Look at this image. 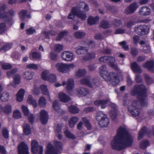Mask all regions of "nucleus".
I'll use <instances>...</instances> for the list:
<instances>
[{
    "mask_svg": "<svg viewBox=\"0 0 154 154\" xmlns=\"http://www.w3.org/2000/svg\"><path fill=\"white\" fill-rule=\"evenodd\" d=\"M133 142V138L124 128L119 127L117 130V135L111 143L112 149L121 150L131 146Z\"/></svg>",
    "mask_w": 154,
    "mask_h": 154,
    "instance_id": "f257e3e1",
    "label": "nucleus"
},
{
    "mask_svg": "<svg viewBox=\"0 0 154 154\" xmlns=\"http://www.w3.org/2000/svg\"><path fill=\"white\" fill-rule=\"evenodd\" d=\"M88 10L87 5L83 2H80L76 7L72 8L71 12L68 17L69 19L73 20L75 18V15L82 20H84L87 17L86 14L83 11V10L87 11Z\"/></svg>",
    "mask_w": 154,
    "mask_h": 154,
    "instance_id": "f03ea898",
    "label": "nucleus"
},
{
    "mask_svg": "<svg viewBox=\"0 0 154 154\" xmlns=\"http://www.w3.org/2000/svg\"><path fill=\"white\" fill-rule=\"evenodd\" d=\"M146 89L142 84L135 85L131 91V94L134 96L137 95V99L142 105L146 100Z\"/></svg>",
    "mask_w": 154,
    "mask_h": 154,
    "instance_id": "7ed1b4c3",
    "label": "nucleus"
},
{
    "mask_svg": "<svg viewBox=\"0 0 154 154\" xmlns=\"http://www.w3.org/2000/svg\"><path fill=\"white\" fill-rule=\"evenodd\" d=\"M55 67L59 72L63 73H67L74 69L75 65L73 64L58 63L55 65Z\"/></svg>",
    "mask_w": 154,
    "mask_h": 154,
    "instance_id": "20e7f679",
    "label": "nucleus"
},
{
    "mask_svg": "<svg viewBox=\"0 0 154 154\" xmlns=\"http://www.w3.org/2000/svg\"><path fill=\"white\" fill-rule=\"evenodd\" d=\"M96 119L102 127H106L109 123V120L106 115L102 112L97 113Z\"/></svg>",
    "mask_w": 154,
    "mask_h": 154,
    "instance_id": "39448f33",
    "label": "nucleus"
},
{
    "mask_svg": "<svg viewBox=\"0 0 154 154\" xmlns=\"http://www.w3.org/2000/svg\"><path fill=\"white\" fill-rule=\"evenodd\" d=\"M129 112L134 117L138 116L140 114V110L138 107V104L136 101H133L128 107Z\"/></svg>",
    "mask_w": 154,
    "mask_h": 154,
    "instance_id": "423d86ee",
    "label": "nucleus"
},
{
    "mask_svg": "<svg viewBox=\"0 0 154 154\" xmlns=\"http://www.w3.org/2000/svg\"><path fill=\"white\" fill-rule=\"evenodd\" d=\"M32 152L35 154L38 152L39 154H42L43 147L39 146L38 143L36 140H32L31 142Z\"/></svg>",
    "mask_w": 154,
    "mask_h": 154,
    "instance_id": "0eeeda50",
    "label": "nucleus"
},
{
    "mask_svg": "<svg viewBox=\"0 0 154 154\" xmlns=\"http://www.w3.org/2000/svg\"><path fill=\"white\" fill-rule=\"evenodd\" d=\"M105 79L108 80L110 83L114 86L117 85L119 82L117 75L112 72L109 73L106 79Z\"/></svg>",
    "mask_w": 154,
    "mask_h": 154,
    "instance_id": "6e6552de",
    "label": "nucleus"
},
{
    "mask_svg": "<svg viewBox=\"0 0 154 154\" xmlns=\"http://www.w3.org/2000/svg\"><path fill=\"white\" fill-rule=\"evenodd\" d=\"M135 31L138 34L143 35L148 33L149 31V27L145 25H141L135 28Z\"/></svg>",
    "mask_w": 154,
    "mask_h": 154,
    "instance_id": "1a4fd4ad",
    "label": "nucleus"
},
{
    "mask_svg": "<svg viewBox=\"0 0 154 154\" xmlns=\"http://www.w3.org/2000/svg\"><path fill=\"white\" fill-rule=\"evenodd\" d=\"M97 82L89 76L82 79L80 81L81 84L87 85L91 87L95 85Z\"/></svg>",
    "mask_w": 154,
    "mask_h": 154,
    "instance_id": "9d476101",
    "label": "nucleus"
},
{
    "mask_svg": "<svg viewBox=\"0 0 154 154\" xmlns=\"http://www.w3.org/2000/svg\"><path fill=\"white\" fill-rule=\"evenodd\" d=\"M21 108L24 114L28 117L29 122L32 123L34 119L33 115L29 113V109L27 106L23 105L21 106Z\"/></svg>",
    "mask_w": 154,
    "mask_h": 154,
    "instance_id": "9b49d317",
    "label": "nucleus"
},
{
    "mask_svg": "<svg viewBox=\"0 0 154 154\" xmlns=\"http://www.w3.org/2000/svg\"><path fill=\"white\" fill-rule=\"evenodd\" d=\"M19 154H29V148L27 145L24 142L21 143L18 147Z\"/></svg>",
    "mask_w": 154,
    "mask_h": 154,
    "instance_id": "f8f14e48",
    "label": "nucleus"
},
{
    "mask_svg": "<svg viewBox=\"0 0 154 154\" xmlns=\"http://www.w3.org/2000/svg\"><path fill=\"white\" fill-rule=\"evenodd\" d=\"M39 118L43 124H46L48 119V112L45 110H42L39 112Z\"/></svg>",
    "mask_w": 154,
    "mask_h": 154,
    "instance_id": "ddd939ff",
    "label": "nucleus"
},
{
    "mask_svg": "<svg viewBox=\"0 0 154 154\" xmlns=\"http://www.w3.org/2000/svg\"><path fill=\"white\" fill-rule=\"evenodd\" d=\"M62 58L65 61H70L74 59V57L72 53L68 51H65L62 53Z\"/></svg>",
    "mask_w": 154,
    "mask_h": 154,
    "instance_id": "4468645a",
    "label": "nucleus"
},
{
    "mask_svg": "<svg viewBox=\"0 0 154 154\" xmlns=\"http://www.w3.org/2000/svg\"><path fill=\"white\" fill-rule=\"evenodd\" d=\"M100 75L104 79H106L108 76L107 69L105 65H103L99 68Z\"/></svg>",
    "mask_w": 154,
    "mask_h": 154,
    "instance_id": "2eb2a0df",
    "label": "nucleus"
},
{
    "mask_svg": "<svg viewBox=\"0 0 154 154\" xmlns=\"http://www.w3.org/2000/svg\"><path fill=\"white\" fill-rule=\"evenodd\" d=\"M25 93L24 90L22 88L19 90L16 94V100L17 101L21 102L23 100Z\"/></svg>",
    "mask_w": 154,
    "mask_h": 154,
    "instance_id": "dca6fc26",
    "label": "nucleus"
},
{
    "mask_svg": "<svg viewBox=\"0 0 154 154\" xmlns=\"http://www.w3.org/2000/svg\"><path fill=\"white\" fill-rule=\"evenodd\" d=\"M138 5L136 2H134L128 7L125 10V13L127 14L133 13L138 8Z\"/></svg>",
    "mask_w": 154,
    "mask_h": 154,
    "instance_id": "f3484780",
    "label": "nucleus"
},
{
    "mask_svg": "<svg viewBox=\"0 0 154 154\" xmlns=\"http://www.w3.org/2000/svg\"><path fill=\"white\" fill-rule=\"evenodd\" d=\"M154 61L153 60L148 61L144 63L143 65V66L147 68L152 72H154Z\"/></svg>",
    "mask_w": 154,
    "mask_h": 154,
    "instance_id": "a211bd4d",
    "label": "nucleus"
},
{
    "mask_svg": "<svg viewBox=\"0 0 154 154\" xmlns=\"http://www.w3.org/2000/svg\"><path fill=\"white\" fill-rule=\"evenodd\" d=\"M109 105L111 107L110 115L112 119H114L116 116V106L113 103H110Z\"/></svg>",
    "mask_w": 154,
    "mask_h": 154,
    "instance_id": "6ab92c4d",
    "label": "nucleus"
},
{
    "mask_svg": "<svg viewBox=\"0 0 154 154\" xmlns=\"http://www.w3.org/2000/svg\"><path fill=\"white\" fill-rule=\"evenodd\" d=\"M131 67L132 70L135 73H140L142 72L140 66L136 62H134L131 64Z\"/></svg>",
    "mask_w": 154,
    "mask_h": 154,
    "instance_id": "aec40b11",
    "label": "nucleus"
},
{
    "mask_svg": "<svg viewBox=\"0 0 154 154\" xmlns=\"http://www.w3.org/2000/svg\"><path fill=\"white\" fill-rule=\"evenodd\" d=\"M139 13L140 15L147 16L150 14L151 10L147 7H143L140 9Z\"/></svg>",
    "mask_w": 154,
    "mask_h": 154,
    "instance_id": "412c9836",
    "label": "nucleus"
},
{
    "mask_svg": "<svg viewBox=\"0 0 154 154\" xmlns=\"http://www.w3.org/2000/svg\"><path fill=\"white\" fill-rule=\"evenodd\" d=\"M107 102V100H95L94 102V103L96 106H100L101 108L104 109L106 106Z\"/></svg>",
    "mask_w": 154,
    "mask_h": 154,
    "instance_id": "4be33fe9",
    "label": "nucleus"
},
{
    "mask_svg": "<svg viewBox=\"0 0 154 154\" xmlns=\"http://www.w3.org/2000/svg\"><path fill=\"white\" fill-rule=\"evenodd\" d=\"M58 97L59 99L62 102L64 103L67 102L71 100V98L62 92L59 94Z\"/></svg>",
    "mask_w": 154,
    "mask_h": 154,
    "instance_id": "5701e85b",
    "label": "nucleus"
},
{
    "mask_svg": "<svg viewBox=\"0 0 154 154\" xmlns=\"http://www.w3.org/2000/svg\"><path fill=\"white\" fill-rule=\"evenodd\" d=\"M88 50V47L85 46H79L75 48L76 52L79 54H84L85 52L87 51Z\"/></svg>",
    "mask_w": 154,
    "mask_h": 154,
    "instance_id": "b1692460",
    "label": "nucleus"
},
{
    "mask_svg": "<svg viewBox=\"0 0 154 154\" xmlns=\"http://www.w3.org/2000/svg\"><path fill=\"white\" fill-rule=\"evenodd\" d=\"M39 88L42 94L44 95H47L49 99H50V97L47 86L44 84H42L40 86Z\"/></svg>",
    "mask_w": 154,
    "mask_h": 154,
    "instance_id": "393cba45",
    "label": "nucleus"
},
{
    "mask_svg": "<svg viewBox=\"0 0 154 154\" xmlns=\"http://www.w3.org/2000/svg\"><path fill=\"white\" fill-rule=\"evenodd\" d=\"M27 102L29 104H31L34 107H36L37 106V103L36 101L32 98L31 95H29L28 96Z\"/></svg>",
    "mask_w": 154,
    "mask_h": 154,
    "instance_id": "a878e982",
    "label": "nucleus"
},
{
    "mask_svg": "<svg viewBox=\"0 0 154 154\" xmlns=\"http://www.w3.org/2000/svg\"><path fill=\"white\" fill-rule=\"evenodd\" d=\"M99 19V18L97 16L95 17L90 16L88 19V23L91 25L94 24L98 21Z\"/></svg>",
    "mask_w": 154,
    "mask_h": 154,
    "instance_id": "bb28decb",
    "label": "nucleus"
},
{
    "mask_svg": "<svg viewBox=\"0 0 154 154\" xmlns=\"http://www.w3.org/2000/svg\"><path fill=\"white\" fill-rule=\"evenodd\" d=\"M6 8V5H0V19L2 18H5L7 16V14L4 12V11Z\"/></svg>",
    "mask_w": 154,
    "mask_h": 154,
    "instance_id": "cd10ccee",
    "label": "nucleus"
},
{
    "mask_svg": "<svg viewBox=\"0 0 154 154\" xmlns=\"http://www.w3.org/2000/svg\"><path fill=\"white\" fill-rule=\"evenodd\" d=\"M10 98V95L7 92H5L2 94H0V99L3 101H8L9 100Z\"/></svg>",
    "mask_w": 154,
    "mask_h": 154,
    "instance_id": "c85d7f7f",
    "label": "nucleus"
},
{
    "mask_svg": "<svg viewBox=\"0 0 154 154\" xmlns=\"http://www.w3.org/2000/svg\"><path fill=\"white\" fill-rule=\"evenodd\" d=\"M108 57L107 63H109V65L115 69H117V66L113 63L115 61V58L109 56H108Z\"/></svg>",
    "mask_w": 154,
    "mask_h": 154,
    "instance_id": "c756f323",
    "label": "nucleus"
},
{
    "mask_svg": "<svg viewBox=\"0 0 154 154\" xmlns=\"http://www.w3.org/2000/svg\"><path fill=\"white\" fill-rule=\"evenodd\" d=\"M47 150L46 152V154H58L54 150L53 148V146L50 143H48L47 147Z\"/></svg>",
    "mask_w": 154,
    "mask_h": 154,
    "instance_id": "7c9ffc66",
    "label": "nucleus"
},
{
    "mask_svg": "<svg viewBox=\"0 0 154 154\" xmlns=\"http://www.w3.org/2000/svg\"><path fill=\"white\" fill-rule=\"evenodd\" d=\"M79 118L75 116L72 117L71 118L69 121V127L71 128L73 127L79 120Z\"/></svg>",
    "mask_w": 154,
    "mask_h": 154,
    "instance_id": "2f4dec72",
    "label": "nucleus"
},
{
    "mask_svg": "<svg viewBox=\"0 0 154 154\" xmlns=\"http://www.w3.org/2000/svg\"><path fill=\"white\" fill-rule=\"evenodd\" d=\"M61 125L60 124H58L55 130V133L56 136L59 139H61L62 138V135L61 134Z\"/></svg>",
    "mask_w": 154,
    "mask_h": 154,
    "instance_id": "473e14b6",
    "label": "nucleus"
},
{
    "mask_svg": "<svg viewBox=\"0 0 154 154\" xmlns=\"http://www.w3.org/2000/svg\"><path fill=\"white\" fill-rule=\"evenodd\" d=\"M21 79V76L18 74H16L14 77V84H11V85H12L14 87H16L15 84H18L20 83Z\"/></svg>",
    "mask_w": 154,
    "mask_h": 154,
    "instance_id": "72a5a7b5",
    "label": "nucleus"
},
{
    "mask_svg": "<svg viewBox=\"0 0 154 154\" xmlns=\"http://www.w3.org/2000/svg\"><path fill=\"white\" fill-rule=\"evenodd\" d=\"M74 83L72 79H69L67 83L66 88L68 91H71L74 87Z\"/></svg>",
    "mask_w": 154,
    "mask_h": 154,
    "instance_id": "f704fd0d",
    "label": "nucleus"
},
{
    "mask_svg": "<svg viewBox=\"0 0 154 154\" xmlns=\"http://www.w3.org/2000/svg\"><path fill=\"white\" fill-rule=\"evenodd\" d=\"M3 112L6 114H9L11 112L12 106L10 104H7L2 108Z\"/></svg>",
    "mask_w": 154,
    "mask_h": 154,
    "instance_id": "c9c22d12",
    "label": "nucleus"
},
{
    "mask_svg": "<svg viewBox=\"0 0 154 154\" xmlns=\"http://www.w3.org/2000/svg\"><path fill=\"white\" fill-rule=\"evenodd\" d=\"M23 77L27 80H29L32 79L33 75L31 72L26 71L23 73Z\"/></svg>",
    "mask_w": 154,
    "mask_h": 154,
    "instance_id": "e433bc0d",
    "label": "nucleus"
},
{
    "mask_svg": "<svg viewBox=\"0 0 154 154\" xmlns=\"http://www.w3.org/2000/svg\"><path fill=\"white\" fill-rule=\"evenodd\" d=\"M68 109L69 112L72 113L76 114L79 111V109L76 106L73 105L69 106Z\"/></svg>",
    "mask_w": 154,
    "mask_h": 154,
    "instance_id": "4c0bfd02",
    "label": "nucleus"
},
{
    "mask_svg": "<svg viewBox=\"0 0 154 154\" xmlns=\"http://www.w3.org/2000/svg\"><path fill=\"white\" fill-rule=\"evenodd\" d=\"M86 71L84 69H79L77 70L75 73V76L77 77H81L86 74Z\"/></svg>",
    "mask_w": 154,
    "mask_h": 154,
    "instance_id": "58836bf2",
    "label": "nucleus"
},
{
    "mask_svg": "<svg viewBox=\"0 0 154 154\" xmlns=\"http://www.w3.org/2000/svg\"><path fill=\"white\" fill-rule=\"evenodd\" d=\"M51 74V73H50V72L49 70H44L42 72L41 74L42 78L43 79L46 81Z\"/></svg>",
    "mask_w": 154,
    "mask_h": 154,
    "instance_id": "ea45409f",
    "label": "nucleus"
},
{
    "mask_svg": "<svg viewBox=\"0 0 154 154\" xmlns=\"http://www.w3.org/2000/svg\"><path fill=\"white\" fill-rule=\"evenodd\" d=\"M77 91L79 94L83 96L89 94L88 90L84 88H80L78 89Z\"/></svg>",
    "mask_w": 154,
    "mask_h": 154,
    "instance_id": "a19ab883",
    "label": "nucleus"
},
{
    "mask_svg": "<svg viewBox=\"0 0 154 154\" xmlns=\"http://www.w3.org/2000/svg\"><path fill=\"white\" fill-rule=\"evenodd\" d=\"M46 103V100L45 97H42L39 98L38 101V105L40 107H45Z\"/></svg>",
    "mask_w": 154,
    "mask_h": 154,
    "instance_id": "79ce46f5",
    "label": "nucleus"
},
{
    "mask_svg": "<svg viewBox=\"0 0 154 154\" xmlns=\"http://www.w3.org/2000/svg\"><path fill=\"white\" fill-rule=\"evenodd\" d=\"M0 64L2 69H4L7 70L12 68V65L10 63L2 62H0Z\"/></svg>",
    "mask_w": 154,
    "mask_h": 154,
    "instance_id": "37998d69",
    "label": "nucleus"
},
{
    "mask_svg": "<svg viewBox=\"0 0 154 154\" xmlns=\"http://www.w3.org/2000/svg\"><path fill=\"white\" fill-rule=\"evenodd\" d=\"M23 132L26 135H28L30 134V128L29 124H26L24 125Z\"/></svg>",
    "mask_w": 154,
    "mask_h": 154,
    "instance_id": "c03bdc74",
    "label": "nucleus"
},
{
    "mask_svg": "<svg viewBox=\"0 0 154 154\" xmlns=\"http://www.w3.org/2000/svg\"><path fill=\"white\" fill-rule=\"evenodd\" d=\"M26 11L25 10L21 11L19 13V16L20 18L22 20H23L26 17L29 18L30 17V15L29 14L26 15Z\"/></svg>",
    "mask_w": 154,
    "mask_h": 154,
    "instance_id": "a18cd8bd",
    "label": "nucleus"
},
{
    "mask_svg": "<svg viewBox=\"0 0 154 154\" xmlns=\"http://www.w3.org/2000/svg\"><path fill=\"white\" fill-rule=\"evenodd\" d=\"M57 80V77L55 74L51 73L46 81H48L51 83L55 82Z\"/></svg>",
    "mask_w": 154,
    "mask_h": 154,
    "instance_id": "49530a36",
    "label": "nucleus"
},
{
    "mask_svg": "<svg viewBox=\"0 0 154 154\" xmlns=\"http://www.w3.org/2000/svg\"><path fill=\"white\" fill-rule=\"evenodd\" d=\"M95 54L93 52L88 53L85 55V59L86 60L92 59L95 57Z\"/></svg>",
    "mask_w": 154,
    "mask_h": 154,
    "instance_id": "de8ad7c7",
    "label": "nucleus"
},
{
    "mask_svg": "<svg viewBox=\"0 0 154 154\" xmlns=\"http://www.w3.org/2000/svg\"><path fill=\"white\" fill-rule=\"evenodd\" d=\"M146 128L145 127H143L141 129L138 134V140L141 139L143 137L146 133Z\"/></svg>",
    "mask_w": 154,
    "mask_h": 154,
    "instance_id": "09e8293b",
    "label": "nucleus"
},
{
    "mask_svg": "<svg viewBox=\"0 0 154 154\" xmlns=\"http://www.w3.org/2000/svg\"><path fill=\"white\" fill-rule=\"evenodd\" d=\"M53 107L55 111L57 112L59 114V111H60V107L58 104V101L55 100L53 103Z\"/></svg>",
    "mask_w": 154,
    "mask_h": 154,
    "instance_id": "8fccbe9b",
    "label": "nucleus"
},
{
    "mask_svg": "<svg viewBox=\"0 0 154 154\" xmlns=\"http://www.w3.org/2000/svg\"><path fill=\"white\" fill-rule=\"evenodd\" d=\"M150 145L149 142L147 140H143L140 143V147L142 149H146Z\"/></svg>",
    "mask_w": 154,
    "mask_h": 154,
    "instance_id": "3c124183",
    "label": "nucleus"
},
{
    "mask_svg": "<svg viewBox=\"0 0 154 154\" xmlns=\"http://www.w3.org/2000/svg\"><path fill=\"white\" fill-rule=\"evenodd\" d=\"M54 145L57 149V150L58 151V152H60L62 148V144L60 142L57 141H55Z\"/></svg>",
    "mask_w": 154,
    "mask_h": 154,
    "instance_id": "603ef678",
    "label": "nucleus"
},
{
    "mask_svg": "<svg viewBox=\"0 0 154 154\" xmlns=\"http://www.w3.org/2000/svg\"><path fill=\"white\" fill-rule=\"evenodd\" d=\"M17 69L15 68L10 71H8L7 72V75L8 78L12 77L14 74L17 71Z\"/></svg>",
    "mask_w": 154,
    "mask_h": 154,
    "instance_id": "864d4df0",
    "label": "nucleus"
},
{
    "mask_svg": "<svg viewBox=\"0 0 154 154\" xmlns=\"http://www.w3.org/2000/svg\"><path fill=\"white\" fill-rule=\"evenodd\" d=\"M32 58L34 60L39 59L41 58V54L37 52H33L31 53Z\"/></svg>",
    "mask_w": 154,
    "mask_h": 154,
    "instance_id": "5fc2aeb1",
    "label": "nucleus"
},
{
    "mask_svg": "<svg viewBox=\"0 0 154 154\" xmlns=\"http://www.w3.org/2000/svg\"><path fill=\"white\" fill-rule=\"evenodd\" d=\"M74 35L76 38H81L85 36V34L83 32L79 31L75 32Z\"/></svg>",
    "mask_w": 154,
    "mask_h": 154,
    "instance_id": "6e6d98bb",
    "label": "nucleus"
},
{
    "mask_svg": "<svg viewBox=\"0 0 154 154\" xmlns=\"http://www.w3.org/2000/svg\"><path fill=\"white\" fill-rule=\"evenodd\" d=\"M145 80L148 84H150L152 83L153 80L152 78L150 77L149 75L147 74L144 75Z\"/></svg>",
    "mask_w": 154,
    "mask_h": 154,
    "instance_id": "4d7b16f0",
    "label": "nucleus"
},
{
    "mask_svg": "<svg viewBox=\"0 0 154 154\" xmlns=\"http://www.w3.org/2000/svg\"><path fill=\"white\" fill-rule=\"evenodd\" d=\"M13 117L16 119H19L21 117V114L20 111L16 110L13 112Z\"/></svg>",
    "mask_w": 154,
    "mask_h": 154,
    "instance_id": "13d9d810",
    "label": "nucleus"
},
{
    "mask_svg": "<svg viewBox=\"0 0 154 154\" xmlns=\"http://www.w3.org/2000/svg\"><path fill=\"white\" fill-rule=\"evenodd\" d=\"M82 120L84 122L85 126L88 129H90L91 128V126L89 122L85 118L82 117Z\"/></svg>",
    "mask_w": 154,
    "mask_h": 154,
    "instance_id": "bf43d9fd",
    "label": "nucleus"
},
{
    "mask_svg": "<svg viewBox=\"0 0 154 154\" xmlns=\"http://www.w3.org/2000/svg\"><path fill=\"white\" fill-rule=\"evenodd\" d=\"M11 47V45L10 44H6L1 49L2 51H5L9 49Z\"/></svg>",
    "mask_w": 154,
    "mask_h": 154,
    "instance_id": "052dcab7",
    "label": "nucleus"
},
{
    "mask_svg": "<svg viewBox=\"0 0 154 154\" xmlns=\"http://www.w3.org/2000/svg\"><path fill=\"white\" fill-rule=\"evenodd\" d=\"M27 68L29 69L36 70L38 69V66L37 65L34 63H30L26 65Z\"/></svg>",
    "mask_w": 154,
    "mask_h": 154,
    "instance_id": "680f3d73",
    "label": "nucleus"
},
{
    "mask_svg": "<svg viewBox=\"0 0 154 154\" xmlns=\"http://www.w3.org/2000/svg\"><path fill=\"white\" fill-rule=\"evenodd\" d=\"M64 133L66 137L69 138H75V136L71 134L68 130H66L64 131Z\"/></svg>",
    "mask_w": 154,
    "mask_h": 154,
    "instance_id": "e2e57ef3",
    "label": "nucleus"
},
{
    "mask_svg": "<svg viewBox=\"0 0 154 154\" xmlns=\"http://www.w3.org/2000/svg\"><path fill=\"white\" fill-rule=\"evenodd\" d=\"M44 34L45 35V36L47 38H49V35H51L52 36L55 35L57 34V32L54 31H51L50 32H48L46 31H45L44 32Z\"/></svg>",
    "mask_w": 154,
    "mask_h": 154,
    "instance_id": "0e129e2a",
    "label": "nucleus"
},
{
    "mask_svg": "<svg viewBox=\"0 0 154 154\" xmlns=\"http://www.w3.org/2000/svg\"><path fill=\"white\" fill-rule=\"evenodd\" d=\"M100 26L103 28L106 29L109 27L110 26L107 21H103L101 23Z\"/></svg>",
    "mask_w": 154,
    "mask_h": 154,
    "instance_id": "69168bd1",
    "label": "nucleus"
},
{
    "mask_svg": "<svg viewBox=\"0 0 154 154\" xmlns=\"http://www.w3.org/2000/svg\"><path fill=\"white\" fill-rule=\"evenodd\" d=\"M67 34V32H60L58 35V36L56 38V40L60 41L63 37L65 36Z\"/></svg>",
    "mask_w": 154,
    "mask_h": 154,
    "instance_id": "338daca9",
    "label": "nucleus"
},
{
    "mask_svg": "<svg viewBox=\"0 0 154 154\" xmlns=\"http://www.w3.org/2000/svg\"><path fill=\"white\" fill-rule=\"evenodd\" d=\"M108 58V56H105L100 57L99 58L98 60L99 62H101L107 63Z\"/></svg>",
    "mask_w": 154,
    "mask_h": 154,
    "instance_id": "774afa93",
    "label": "nucleus"
}]
</instances>
